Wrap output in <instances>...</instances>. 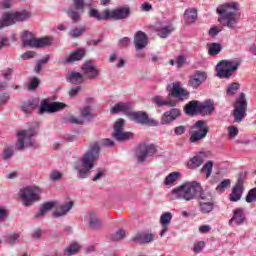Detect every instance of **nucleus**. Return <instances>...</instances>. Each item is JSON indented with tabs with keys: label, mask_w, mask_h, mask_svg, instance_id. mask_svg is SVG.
<instances>
[{
	"label": "nucleus",
	"mask_w": 256,
	"mask_h": 256,
	"mask_svg": "<svg viewBox=\"0 0 256 256\" xmlns=\"http://www.w3.org/2000/svg\"><path fill=\"white\" fill-rule=\"evenodd\" d=\"M101 148H99V144L94 143L90 146L88 151L74 163V169L78 171L79 179H87L91 174V169L95 167V163L99 160V153Z\"/></svg>",
	"instance_id": "f03ea898"
},
{
	"label": "nucleus",
	"mask_w": 256,
	"mask_h": 256,
	"mask_svg": "<svg viewBox=\"0 0 256 256\" xmlns=\"http://www.w3.org/2000/svg\"><path fill=\"white\" fill-rule=\"evenodd\" d=\"M200 233H209L211 231V226L209 225H202L199 227Z\"/></svg>",
	"instance_id": "338daca9"
},
{
	"label": "nucleus",
	"mask_w": 256,
	"mask_h": 256,
	"mask_svg": "<svg viewBox=\"0 0 256 256\" xmlns=\"http://www.w3.org/2000/svg\"><path fill=\"white\" fill-rule=\"evenodd\" d=\"M53 207H56V210L54 211L53 215L55 217H63V215H67L71 209H73V202H67L66 204H61L57 206V202H46L41 207L38 213H36L35 218L41 219V217L45 216L48 211H51Z\"/></svg>",
	"instance_id": "423d86ee"
},
{
	"label": "nucleus",
	"mask_w": 256,
	"mask_h": 256,
	"mask_svg": "<svg viewBox=\"0 0 256 256\" xmlns=\"http://www.w3.org/2000/svg\"><path fill=\"white\" fill-rule=\"evenodd\" d=\"M153 103L157 105L158 107H175L177 105V101L172 100L171 98H168L167 100L163 99V96H155L152 99Z\"/></svg>",
	"instance_id": "bb28decb"
},
{
	"label": "nucleus",
	"mask_w": 256,
	"mask_h": 256,
	"mask_svg": "<svg viewBox=\"0 0 256 256\" xmlns=\"http://www.w3.org/2000/svg\"><path fill=\"white\" fill-rule=\"evenodd\" d=\"M41 190L38 187H26L20 191L23 205L30 207L35 201H39Z\"/></svg>",
	"instance_id": "9d476101"
},
{
	"label": "nucleus",
	"mask_w": 256,
	"mask_h": 256,
	"mask_svg": "<svg viewBox=\"0 0 256 256\" xmlns=\"http://www.w3.org/2000/svg\"><path fill=\"white\" fill-rule=\"evenodd\" d=\"M18 239H19V234L17 233L10 234L6 239V243H8L9 245H14V243H17Z\"/></svg>",
	"instance_id": "8fccbe9b"
},
{
	"label": "nucleus",
	"mask_w": 256,
	"mask_h": 256,
	"mask_svg": "<svg viewBox=\"0 0 256 256\" xmlns=\"http://www.w3.org/2000/svg\"><path fill=\"white\" fill-rule=\"evenodd\" d=\"M199 105L200 102L197 100H192L185 106V111L187 115H195V113H199Z\"/></svg>",
	"instance_id": "473e14b6"
},
{
	"label": "nucleus",
	"mask_w": 256,
	"mask_h": 256,
	"mask_svg": "<svg viewBox=\"0 0 256 256\" xmlns=\"http://www.w3.org/2000/svg\"><path fill=\"white\" fill-rule=\"evenodd\" d=\"M247 117V100L245 93H241L234 104V121L241 123Z\"/></svg>",
	"instance_id": "9b49d317"
},
{
	"label": "nucleus",
	"mask_w": 256,
	"mask_h": 256,
	"mask_svg": "<svg viewBox=\"0 0 256 256\" xmlns=\"http://www.w3.org/2000/svg\"><path fill=\"white\" fill-rule=\"evenodd\" d=\"M73 8L67 10V15L72 20V23H79L81 21V13H85V0H72ZM80 12V13H79Z\"/></svg>",
	"instance_id": "f8f14e48"
},
{
	"label": "nucleus",
	"mask_w": 256,
	"mask_h": 256,
	"mask_svg": "<svg viewBox=\"0 0 256 256\" xmlns=\"http://www.w3.org/2000/svg\"><path fill=\"white\" fill-rule=\"evenodd\" d=\"M155 239V235L153 234H147V233H138L133 238L132 241L135 243H151Z\"/></svg>",
	"instance_id": "cd10ccee"
},
{
	"label": "nucleus",
	"mask_w": 256,
	"mask_h": 256,
	"mask_svg": "<svg viewBox=\"0 0 256 256\" xmlns=\"http://www.w3.org/2000/svg\"><path fill=\"white\" fill-rule=\"evenodd\" d=\"M21 57L24 61H27V59H33V57H35V52L27 51L24 54H22Z\"/></svg>",
	"instance_id": "6e6d98bb"
},
{
	"label": "nucleus",
	"mask_w": 256,
	"mask_h": 256,
	"mask_svg": "<svg viewBox=\"0 0 256 256\" xmlns=\"http://www.w3.org/2000/svg\"><path fill=\"white\" fill-rule=\"evenodd\" d=\"M185 63V57H183V55H180L176 58V65L178 67V69H181V67H183Z\"/></svg>",
	"instance_id": "bf43d9fd"
},
{
	"label": "nucleus",
	"mask_w": 256,
	"mask_h": 256,
	"mask_svg": "<svg viewBox=\"0 0 256 256\" xmlns=\"http://www.w3.org/2000/svg\"><path fill=\"white\" fill-rule=\"evenodd\" d=\"M241 67V59L221 60L216 65V75L220 79H230V77Z\"/></svg>",
	"instance_id": "0eeeda50"
},
{
	"label": "nucleus",
	"mask_w": 256,
	"mask_h": 256,
	"mask_svg": "<svg viewBox=\"0 0 256 256\" xmlns=\"http://www.w3.org/2000/svg\"><path fill=\"white\" fill-rule=\"evenodd\" d=\"M207 81V73L203 71L194 72L188 81V87L192 89H199L203 83Z\"/></svg>",
	"instance_id": "f3484780"
},
{
	"label": "nucleus",
	"mask_w": 256,
	"mask_h": 256,
	"mask_svg": "<svg viewBox=\"0 0 256 256\" xmlns=\"http://www.w3.org/2000/svg\"><path fill=\"white\" fill-rule=\"evenodd\" d=\"M37 38H35V35L31 32H24L22 34V43L24 47H33L35 45V41Z\"/></svg>",
	"instance_id": "2f4dec72"
},
{
	"label": "nucleus",
	"mask_w": 256,
	"mask_h": 256,
	"mask_svg": "<svg viewBox=\"0 0 256 256\" xmlns=\"http://www.w3.org/2000/svg\"><path fill=\"white\" fill-rule=\"evenodd\" d=\"M30 17L31 12L27 10H23L21 12L6 13L0 20V29H3V27H9V25H15L17 21H27V19H30Z\"/></svg>",
	"instance_id": "1a4fd4ad"
},
{
	"label": "nucleus",
	"mask_w": 256,
	"mask_h": 256,
	"mask_svg": "<svg viewBox=\"0 0 256 256\" xmlns=\"http://www.w3.org/2000/svg\"><path fill=\"white\" fill-rule=\"evenodd\" d=\"M89 15L98 21H107L109 19L120 21L121 19H127V17L131 15V10L129 7H121L114 10L105 9L102 13H100L96 9H91L89 11Z\"/></svg>",
	"instance_id": "39448f33"
},
{
	"label": "nucleus",
	"mask_w": 256,
	"mask_h": 256,
	"mask_svg": "<svg viewBox=\"0 0 256 256\" xmlns=\"http://www.w3.org/2000/svg\"><path fill=\"white\" fill-rule=\"evenodd\" d=\"M37 105H39L37 100H28L27 102H25L22 105V111L26 115H29V113H31L32 111H35V109H37Z\"/></svg>",
	"instance_id": "f704fd0d"
},
{
	"label": "nucleus",
	"mask_w": 256,
	"mask_h": 256,
	"mask_svg": "<svg viewBox=\"0 0 256 256\" xmlns=\"http://www.w3.org/2000/svg\"><path fill=\"white\" fill-rule=\"evenodd\" d=\"M147 45H149V37H147V34L141 30L137 31L134 35V46L136 51L145 49Z\"/></svg>",
	"instance_id": "a211bd4d"
},
{
	"label": "nucleus",
	"mask_w": 256,
	"mask_h": 256,
	"mask_svg": "<svg viewBox=\"0 0 256 256\" xmlns=\"http://www.w3.org/2000/svg\"><path fill=\"white\" fill-rule=\"evenodd\" d=\"M85 57V50L78 49L72 52L69 57L65 59V63H75V61H81Z\"/></svg>",
	"instance_id": "c756f323"
},
{
	"label": "nucleus",
	"mask_w": 256,
	"mask_h": 256,
	"mask_svg": "<svg viewBox=\"0 0 256 256\" xmlns=\"http://www.w3.org/2000/svg\"><path fill=\"white\" fill-rule=\"evenodd\" d=\"M239 135V129L235 126H229L228 127V137L230 139H235V136Z\"/></svg>",
	"instance_id": "09e8293b"
},
{
	"label": "nucleus",
	"mask_w": 256,
	"mask_h": 256,
	"mask_svg": "<svg viewBox=\"0 0 256 256\" xmlns=\"http://www.w3.org/2000/svg\"><path fill=\"white\" fill-rule=\"evenodd\" d=\"M85 31V27L74 28L70 30L69 35L72 37V39H77V37H81Z\"/></svg>",
	"instance_id": "79ce46f5"
},
{
	"label": "nucleus",
	"mask_w": 256,
	"mask_h": 256,
	"mask_svg": "<svg viewBox=\"0 0 256 256\" xmlns=\"http://www.w3.org/2000/svg\"><path fill=\"white\" fill-rule=\"evenodd\" d=\"M155 153H157V146L155 144H140L136 151L138 163H143L147 157H153Z\"/></svg>",
	"instance_id": "ddd939ff"
},
{
	"label": "nucleus",
	"mask_w": 256,
	"mask_h": 256,
	"mask_svg": "<svg viewBox=\"0 0 256 256\" xmlns=\"http://www.w3.org/2000/svg\"><path fill=\"white\" fill-rule=\"evenodd\" d=\"M2 75H3L4 79H7L9 81V79H11V75H13V68H8V69L4 70L2 72Z\"/></svg>",
	"instance_id": "4d7b16f0"
},
{
	"label": "nucleus",
	"mask_w": 256,
	"mask_h": 256,
	"mask_svg": "<svg viewBox=\"0 0 256 256\" xmlns=\"http://www.w3.org/2000/svg\"><path fill=\"white\" fill-rule=\"evenodd\" d=\"M244 221H247V218L245 217V210L243 208H236L234 210L233 217L230 219L229 223L243 225Z\"/></svg>",
	"instance_id": "393cba45"
},
{
	"label": "nucleus",
	"mask_w": 256,
	"mask_h": 256,
	"mask_svg": "<svg viewBox=\"0 0 256 256\" xmlns=\"http://www.w3.org/2000/svg\"><path fill=\"white\" fill-rule=\"evenodd\" d=\"M35 135H37V132L34 128L18 131V142L16 143L17 151H23L25 148L29 149V147H35V139H33Z\"/></svg>",
	"instance_id": "6e6552de"
},
{
	"label": "nucleus",
	"mask_w": 256,
	"mask_h": 256,
	"mask_svg": "<svg viewBox=\"0 0 256 256\" xmlns=\"http://www.w3.org/2000/svg\"><path fill=\"white\" fill-rule=\"evenodd\" d=\"M243 196V181L238 180V183L235 185V187L232 188V192L230 194V201L237 202L241 200V197Z\"/></svg>",
	"instance_id": "b1692460"
},
{
	"label": "nucleus",
	"mask_w": 256,
	"mask_h": 256,
	"mask_svg": "<svg viewBox=\"0 0 256 256\" xmlns=\"http://www.w3.org/2000/svg\"><path fill=\"white\" fill-rule=\"evenodd\" d=\"M215 111V102L213 100H206L200 102L199 104V113L201 115H211Z\"/></svg>",
	"instance_id": "4be33fe9"
},
{
	"label": "nucleus",
	"mask_w": 256,
	"mask_h": 256,
	"mask_svg": "<svg viewBox=\"0 0 256 256\" xmlns=\"http://www.w3.org/2000/svg\"><path fill=\"white\" fill-rule=\"evenodd\" d=\"M195 130L191 136L190 141L191 143H197V141H201V139H205L207 137V133H209V128L205 125V121L199 120L194 124Z\"/></svg>",
	"instance_id": "2eb2a0df"
},
{
	"label": "nucleus",
	"mask_w": 256,
	"mask_h": 256,
	"mask_svg": "<svg viewBox=\"0 0 256 256\" xmlns=\"http://www.w3.org/2000/svg\"><path fill=\"white\" fill-rule=\"evenodd\" d=\"M79 244L73 243L70 244L67 248L64 250V255L66 256H71V255H76V253H79Z\"/></svg>",
	"instance_id": "58836bf2"
},
{
	"label": "nucleus",
	"mask_w": 256,
	"mask_h": 256,
	"mask_svg": "<svg viewBox=\"0 0 256 256\" xmlns=\"http://www.w3.org/2000/svg\"><path fill=\"white\" fill-rule=\"evenodd\" d=\"M123 127H125V120L118 119L114 125V132L112 133L116 141H129L133 137V133L123 131Z\"/></svg>",
	"instance_id": "4468645a"
},
{
	"label": "nucleus",
	"mask_w": 256,
	"mask_h": 256,
	"mask_svg": "<svg viewBox=\"0 0 256 256\" xmlns=\"http://www.w3.org/2000/svg\"><path fill=\"white\" fill-rule=\"evenodd\" d=\"M184 21L185 23L191 24L197 21V10L196 9H188L184 13Z\"/></svg>",
	"instance_id": "c9c22d12"
},
{
	"label": "nucleus",
	"mask_w": 256,
	"mask_h": 256,
	"mask_svg": "<svg viewBox=\"0 0 256 256\" xmlns=\"http://www.w3.org/2000/svg\"><path fill=\"white\" fill-rule=\"evenodd\" d=\"M177 179H179V172H172L164 179V185H173Z\"/></svg>",
	"instance_id": "a19ab883"
},
{
	"label": "nucleus",
	"mask_w": 256,
	"mask_h": 256,
	"mask_svg": "<svg viewBox=\"0 0 256 256\" xmlns=\"http://www.w3.org/2000/svg\"><path fill=\"white\" fill-rule=\"evenodd\" d=\"M63 177V174L57 170H54L50 173V179L51 181H59Z\"/></svg>",
	"instance_id": "603ef678"
},
{
	"label": "nucleus",
	"mask_w": 256,
	"mask_h": 256,
	"mask_svg": "<svg viewBox=\"0 0 256 256\" xmlns=\"http://www.w3.org/2000/svg\"><path fill=\"white\" fill-rule=\"evenodd\" d=\"M84 219L86 223H89L91 229H99L101 227V220H99L95 212L88 213Z\"/></svg>",
	"instance_id": "a878e982"
},
{
	"label": "nucleus",
	"mask_w": 256,
	"mask_h": 256,
	"mask_svg": "<svg viewBox=\"0 0 256 256\" xmlns=\"http://www.w3.org/2000/svg\"><path fill=\"white\" fill-rule=\"evenodd\" d=\"M240 87H241V85L237 82H234V83L228 85L227 95H235V93H237L239 91Z\"/></svg>",
	"instance_id": "37998d69"
},
{
	"label": "nucleus",
	"mask_w": 256,
	"mask_h": 256,
	"mask_svg": "<svg viewBox=\"0 0 256 256\" xmlns=\"http://www.w3.org/2000/svg\"><path fill=\"white\" fill-rule=\"evenodd\" d=\"M203 249H205L204 241H200V242L194 244V247H193L194 253H201V251H203Z\"/></svg>",
	"instance_id": "3c124183"
},
{
	"label": "nucleus",
	"mask_w": 256,
	"mask_h": 256,
	"mask_svg": "<svg viewBox=\"0 0 256 256\" xmlns=\"http://www.w3.org/2000/svg\"><path fill=\"white\" fill-rule=\"evenodd\" d=\"M79 91H81L80 86L74 87L69 91V96L70 97H75L79 93Z\"/></svg>",
	"instance_id": "69168bd1"
},
{
	"label": "nucleus",
	"mask_w": 256,
	"mask_h": 256,
	"mask_svg": "<svg viewBox=\"0 0 256 256\" xmlns=\"http://www.w3.org/2000/svg\"><path fill=\"white\" fill-rule=\"evenodd\" d=\"M126 235L125 230H119L115 234L111 235V240L112 241H121V239H124Z\"/></svg>",
	"instance_id": "49530a36"
},
{
	"label": "nucleus",
	"mask_w": 256,
	"mask_h": 256,
	"mask_svg": "<svg viewBox=\"0 0 256 256\" xmlns=\"http://www.w3.org/2000/svg\"><path fill=\"white\" fill-rule=\"evenodd\" d=\"M239 3L238 2H227L224 3L217 8V13L220 15L218 21L224 27H228L229 29H235V25H237V11H239Z\"/></svg>",
	"instance_id": "7ed1b4c3"
},
{
	"label": "nucleus",
	"mask_w": 256,
	"mask_h": 256,
	"mask_svg": "<svg viewBox=\"0 0 256 256\" xmlns=\"http://www.w3.org/2000/svg\"><path fill=\"white\" fill-rule=\"evenodd\" d=\"M175 31V27H173V25H168L165 27H162L160 29L157 30L158 35L162 38V39H167V37H169V34Z\"/></svg>",
	"instance_id": "e433bc0d"
},
{
	"label": "nucleus",
	"mask_w": 256,
	"mask_h": 256,
	"mask_svg": "<svg viewBox=\"0 0 256 256\" xmlns=\"http://www.w3.org/2000/svg\"><path fill=\"white\" fill-rule=\"evenodd\" d=\"M67 104L61 102H53L51 104L44 102L40 107V113H55L56 111H61V109H65Z\"/></svg>",
	"instance_id": "6ab92c4d"
},
{
	"label": "nucleus",
	"mask_w": 256,
	"mask_h": 256,
	"mask_svg": "<svg viewBox=\"0 0 256 256\" xmlns=\"http://www.w3.org/2000/svg\"><path fill=\"white\" fill-rule=\"evenodd\" d=\"M101 144L104 146V147H113L115 145V142H113L111 139L109 138H106V139H103L101 141Z\"/></svg>",
	"instance_id": "052dcab7"
},
{
	"label": "nucleus",
	"mask_w": 256,
	"mask_h": 256,
	"mask_svg": "<svg viewBox=\"0 0 256 256\" xmlns=\"http://www.w3.org/2000/svg\"><path fill=\"white\" fill-rule=\"evenodd\" d=\"M170 201L184 199V201H193L197 199L201 213L207 215L215 209V200L213 193L203 190L201 183L197 181L185 182L178 187H175L168 194Z\"/></svg>",
	"instance_id": "f257e3e1"
},
{
	"label": "nucleus",
	"mask_w": 256,
	"mask_h": 256,
	"mask_svg": "<svg viewBox=\"0 0 256 256\" xmlns=\"http://www.w3.org/2000/svg\"><path fill=\"white\" fill-rule=\"evenodd\" d=\"M223 49V46H221V44L219 43H211L208 49V53L209 55H211L212 57L215 55H219V53H221Z\"/></svg>",
	"instance_id": "4c0bfd02"
},
{
	"label": "nucleus",
	"mask_w": 256,
	"mask_h": 256,
	"mask_svg": "<svg viewBox=\"0 0 256 256\" xmlns=\"http://www.w3.org/2000/svg\"><path fill=\"white\" fill-rule=\"evenodd\" d=\"M82 117H91V108L89 106H86L82 109L81 112Z\"/></svg>",
	"instance_id": "680f3d73"
},
{
	"label": "nucleus",
	"mask_w": 256,
	"mask_h": 256,
	"mask_svg": "<svg viewBox=\"0 0 256 256\" xmlns=\"http://www.w3.org/2000/svg\"><path fill=\"white\" fill-rule=\"evenodd\" d=\"M110 111L113 114L126 113L132 121H135V123H139L140 125H150L151 127H157V125H159V122L150 119L145 112H131L130 106L127 103L120 102L114 105Z\"/></svg>",
	"instance_id": "20e7f679"
},
{
	"label": "nucleus",
	"mask_w": 256,
	"mask_h": 256,
	"mask_svg": "<svg viewBox=\"0 0 256 256\" xmlns=\"http://www.w3.org/2000/svg\"><path fill=\"white\" fill-rule=\"evenodd\" d=\"M181 115V110L177 108H172L170 111H167L163 114L161 118V124L167 125V123H171L172 121H175L177 117Z\"/></svg>",
	"instance_id": "412c9836"
},
{
	"label": "nucleus",
	"mask_w": 256,
	"mask_h": 256,
	"mask_svg": "<svg viewBox=\"0 0 256 256\" xmlns=\"http://www.w3.org/2000/svg\"><path fill=\"white\" fill-rule=\"evenodd\" d=\"M256 202V187L249 190L246 196V203H255Z\"/></svg>",
	"instance_id": "a18cd8bd"
},
{
	"label": "nucleus",
	"mask_w": 256,
	"mask_h": 256,
	"mask_svg": "<svg viewBox=\"0 0 256 256\" xmlns=\"http://www.w3.org/2000/svg\"><path fill=\"white\" fill-rule=\"evenodd\" d=\"M39 87V78H33L30 82L29 89H37Z\"/></svg>",
	"instance_id": "0e129e2a"
},
{
	"label": "nucleus",
	"mask_w": 256,
	"mask_h": 256,
	"mask_svg": "<svg viewBox=\"0 0 256 256\" xmlns=\"http://www.w3.org/2000/svg\"><path fill=\"white\" fill-rule=\"evenodd\" d=\"M230 185H231V180L225 179L216 187V191L218 193H223V191H225L227 187H230Z\"/></svg>",
	"instance_id": "c03bdc74"
},
{
	"label": "nucleus",
	"mask_w": 256,
	"mask_h": 256,
	"mask_svg": "<svg viewBox=\"0 0 256 256\" xmlns=\"http://www.w3.org/2000/svg\"><path fill=\"white\" fill-rule=\"evenodd\" d=\"M82 71L84 75L88 77V79H95V77L99 75V70L95 68V65H93V62L84 63V65L82 66Z\"/></svg>",
	"instance_id": "5701e85b"
},
{
	"label": "nucleus",
	"mask_w": 256,
	"mask_h": 256,
	"mask_svg": "<svg viewBox=\"0 0 256 256\" xmlns=\"http://www.w3.org/2000/svg\"><path fill=\"white\" fill-rule=\"evenodd\" d=\"M52 44H53V38L47 36L43 38H36V40H34L33 47H36V48L49 47Z\"/></svg>",
	"instance_id": "72a5a7b5"
},
{
	"label": "nucleus",
	"mask_w": 256,
	"mask_h": 256,
	"mask_svg": "<svg viewBox=\"0 0 256 256\" xmlns=\"http://www.w3.org/2000/svg\"><path fill=\"white\" fill-rule=\"evenodd\" d=\"M185 131H186L185 126H178L175 128L176 135H183V133H185Z\"/></svg>",
	"instance_id": "774afa93"
},
{
	"label": "nucleus",
	"mask_w": 256,
	"mask_h": 256,
	"mask_svg": "<svg viewBox=\"0 0 256 256\" xmlns=\"http://www.w3.org/2000/svg\"><path fill=\"white\" fill-rule=\"evenodd\" d=\"M208 33H209L210 37H217V35H219V33H221V28L214 26V27L210 28Z\"/></svg>",
	"instance_id": "5fc2aeb1"
},
{
	"label": "nucleus",
	"mask_w": 256,
	"mask_h": 256,
	"mask_svg": "<svg viewBox=\"0 0 256 256\" xmlns=\"http://www.w3.org/2000/svg\"><path fill=\"white\" fill-rule=\"evenodd\" d=\"M7 101H9V94L4 93L0 96V105H7Z\"/></svg>",
	"instance_id": "e2e57ef3"
},
{
	"label": "nucleus",
	"mask_w": 256,
	"mask_h": 256,
	"mask_svg": "<svg viewBox=\"0 0 256 256\" xmlns=\"http://www.w3.org/2000/svg\"><path fill=\"white\" fill-rule=\"evenodd\" d=\"M173 219V214L171 212H164L160 216V225H162V230L160 231V237H163L167 231H169V225H171V220Z\"/></svg>",
	"instance_id": "aec40b11"
},
{
	"label": "nucleus",
	"mask_w": 256,
	"mask_h": 256,
	"mask_svg": "<svg viewBox=\"0 0 256 256\" xmlns=\"http://www.w3.org/2000/svg\"><path fill=\"white\" fill-rule=\"evenodd\" d=\"M169 97H174L179 101H185V99H189V91H187L181 85V82L172 83V89H170Z\"/></svg>",
	"instance_id": "dca6fc26"
},
{
	"label": "nucleus",
	"mask_w": 256,
	"mask_h": 256,
	"mask_svg": "<svg viewBox=\"0 0 256 256\" xmlns=\"http://www.w3.org/2000/svg\"><path fill=\"white\" fill-rule=\"evenodd\" d=\"M13 157V149L7 148L4 150L3 159H11Z\"/></svg>",
	"instance_id": "13d9d810"
},
{
	"label": "nucleus",
	"mask_w": 256,
	"mask_h": 256,
	"mask_svg": "<svg viewBox=\"0 0 256 256\" xmlns=\"http://www.w3.org/2000/svg\"><path fill=\"white\" fill-rule=\"evenodd\" d=\"M203 155L204 153L201 152L199 155H196L192 157L190 160L187 162V167L189 169H197L198 167H201L203 165Z\"/></svg>",
	"instance_id": "c85d7f7f"
},
{
	"label": "nucleus",
	"mask_w": 256,
	"mask_h": 256,
	"mask_svg": "<svg viewBox=\"0 0 256 256\" xmlns=\"http://www.w3.org/2000/svg\"><path fill=\"white\" fill-rule=\"evenodd\" d=\"M83 81V74L79 72H70L67 75V82L72 83L73 85H81Z\"/></svg>",
	"instance_id": "7c9ffc66"
},
{
	"label": "nucleus",
	"mask_w": 256,
	"mask_h": 256,
	"mask_svg": "<svg viewBox=\"0 0 256 256\" xmlns=\"http://www.w3.org/2000/svg\"><path fill=\"white\" fill-rule=\"evenodd\" d=\"M130 43L131 39H129V37H124L119 40L118 45L119 47H129Z\"/></svg>",
	"instance_id": "864d4df0"
},
{
	"label": "nucleus",
	"mask_w": 256,
	"mask_h": 256,
	"mask_svg": "<svg viewBox=\"0 0 256 256\" xmlns=\"http://www.w3.org/2000/svg\"><path fill=\"white\" fill-rule=\"evenodd\" d=\"M201 173H205L206 179H209V177H211V173H213V161L206 162L201 168Z\"/></svg>",
	"instance_id": "ea45409f"
},
{
	"label": "nucleus",
	"mask_w": 256,
	"mask_h": 256,
	"mask_svg": "<svg viewBox=\"0 0 256 256\" xmlns=\"http://www.w3.org/2000/svg\"><path fill=\"white\" fill-rule=\"evenodd\" d=\"M67 123H72V125H83L85 123V121H83V119H79L75 116H69L66 119Z\"/></svg>",
	"instance_id": "de8ad7c7"
}]
</instances>
